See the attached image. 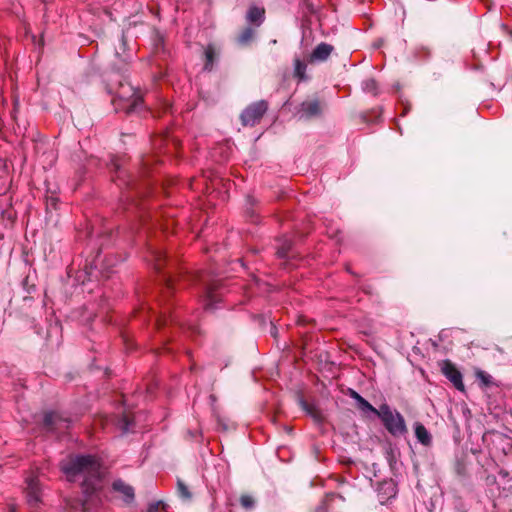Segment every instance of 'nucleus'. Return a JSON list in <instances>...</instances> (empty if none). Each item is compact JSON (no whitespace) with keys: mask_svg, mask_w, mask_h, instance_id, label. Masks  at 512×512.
<instances>
[{"mask_svg":"<svg viewBox=\"0 0 512 512\" xmlns=\"http://www.w3.org/2000/svg\"><path fill=\"white\" fill-rule=\"evenodd\" d=\"M61 470L71 482L79 481L84 499L69 502V512H89V502L103 487L104 468L96 456L75 455L61 462Z\"/></svg>","mask_w":512,"mask_h":512,"instance_id":"f257e3e1","label":"nucleus"},{"mask_svg":"<svg viewBox=\"0 0 512 512\" xmlns=\"http://www.w3.org/2000/svg\"><path fill=\"white\" fill-rule=\"evenodd\" d=\"M117 110H123L126 113H133L142 106V99L138 91L130 83H120L117 91V100H115Z\"/></svg>","mask_w":512,"mask_h":512,"instance_id":"f03ea898","label":"nucleus"},{"mask_svg":"<svg viewBox=\"0 0 512 512\" xmlns=\"http://www.w3.org/2000/svg\"><path fill=\"white\" fill-rule=\"evenodd\" d=\"M378 418L381 419L385 428L393 436H400L407 432L403 416L396 410H392L387 404L379 407Z\"/></svg>","mask_w":512,"mask_h":512,"instance_id":"7ed1b4c3","label":"nucleus"},{"mask_svg":"<svg viewBox=\"0 0 512 512\" xmlns=\"http://www.w3.org/2000/svg\"><path fill=\"white\" fill-rule=\"evenodd\" d=\"M268 105L265 101H258L248 106L241 114L242 124L253 126L260 121L266 112Z\"/></svg>","mask_w":512,"mask_h":512,"instance_id":"20e7f679","label":"nucleus"},{"mask_svg":"<svg viewBox=\"0 0 512 512\" xmlns=\"http://www.w3.org/2000/svg\"><path fill=\"white\" fill-rule=\"evenodd\" d=\"M322 113V105L316 98L308 99L301 103L298 110V116L300 119H310L316 117Z\"/></svg>","mask_w":512,"mask_h":512,"instance_id":"39448f33","label":"nucleus"},{"mask_svg":"<svg viewBox=\"0 0 512 512\" xmlns=\"http://www.w3.org/2000/svg\"><path fill=\"white\" fill-rule=\"evenodd\" d=\"M442 372L453 383L456 389L460 391L464 390L462 374L450 361L443 362Z\"/></svg>","mask_w":512,"mask_h":512,"instance_id":"423d86ee","label":"nucleus"},{"mask_svg":"<svg viewBox=\"0 0 512 512\" xmlns=\"http://www.w3.org/2000/svg\"><path fill=\"white\" fill-rule=\"evenodd\" d=\"M44 425L51 431L62 430L69 426L68 420L55 412L47 413L44 416Z\"/></svg>","mask_w":512,"mask_h":512,"instance_id":"0eeeda50","label":"nucleus"},{"mask_svg":"<svg viewBox=\"0 0 512 512\" xmlns=\"http://www.w3.org/2000/svg\"><path fill=\"white\" fill-rule=\"evenodd\" d=\"M27 483V498L30 505H37L40 501L41 488L39 480L35 477H30Z\"/></svg>","mask_w":512,"mask_h":512,"instance_id":"6e6552de","label":"nucleus"},{"mask_svg":"<svg viewBox=\"0 0 512 512\" xmlns=\"http://www.w3.org/2000/svg\"><path fill=\"white\" fill-rule=\"evenodd\" d=\"M265 19L264 8L251 6L246 14V21L256 27H259Z\"/></svg>","mask_w":512,"mask_h":512,"instance_id":"1a4fd4ad","label":"nucleus"},{"mask_svg":"<svg viewBox=\"0 0 512 512\" xmlns=\"http://www.w3.org/2000/svg\"><path fill=\"white\" fill-rule=\"evenodd\" d=\"M414 431L415 436L417 440L424 446H430L432 443V436L430 432L425 428V426L420 423L416 422L414 424Z\"/></svg>","mask_w":512,"mask_h":512,"instance_id":"9d476101","label":"nucleus"},{"mask_svg":"<svg viewBox=\"0 0 512 512\" xmlns=\"http://www.w3.org/2000/svg\"><path fill=\"white\" fill-rule=\"evenodd\" d=\"M113 489L121 493L127 502L133 500L134 498L133 488L122 480H116L113 483Z\"/></svg>","mask_w":512,"mask_h":512,"instance_id":"9b49d317","label":"nucleus"},{"mask_svg":"<svg viewBox=\"0 0 512 512\" xmlns=\"http://www.w3.org/2000/svg\"><path fill=\"white\" fill-rule=\"evenodd\" d=\"M332 52V46L326 43L319 44L311 54V60H325Z\"/></svg>","mask_w":512,"mask_h":512,"instance_id":"f8f14e48","label":"nucleus"},{"mask_svg":"<svg viewBox=\"0 0 512 512\" xmlns=\"http://www.w3.org/2000/svg\"><path fill=\"white\" fill-rule=\"evenodd\" d=\"M306 63L300 58L296 57L294 59V76L297 77L300 81L306 80Z\"/></svg>","mask_w":512,"mask_h":512,"instance_id":"ddd939ff","label":"nucleus"},{"mask_svg":"<svg viewBox=\"0 0 512 512\" xmlns=\"http://www.w3.org/2000/svg\"><path fill=\"white\" fill-rule=\"evenodd\" d=\"M150 255H151V260L150 261H153L154 268L157 271H160L161 270V266H162V262L166 261L165 253L163 251H161V250L153 249V250H151Z\"/></svg>","mask_w":512,"mask_h":512,"instance_id":"4468645a","label":"nucleus"},{"mask_svg":"<svg viewBox=\"0 0 512 512\" xmlns=\"http://www.w3.org/2000/svg\"><path fill=\"white\" fill-rule=\"evenodd\" d=\"M255 31L251 27L245 28L237 37L238 44L245 46L248 45L253 39Z\"/></svg>","mask_w":512,"mask_h":512,"instance_id":"2eb2a0df","label":"nucleus"},{"mask_svg":"<svg viewBox=\"0 0 512 512\" xmlns=\"http://www.w3.org/2000/svg\"><path fill=\"white\" fill-rule=\"evenodd\" d=\"M117 425L119 426L123 433L129 432L131 430L132 425V419L130 417V414L126 412L123 413L121 417H119Z\"/></svg>","mask_w":512,"mask_h":512,"instance_id":"dca6fc26","label":"nucleus"},{"mask_svg":"<svg viewBox=\"0 0 512 512\" xmlns=\"http://www.w3.org/2000/svg\"><path fill=\"white\" fill-rule=\"evenodd\" d=\"M362 89L364 92L371 93L374 96L378 95L379 93L378 84L372 78L366 79L362 82Z\"/></svg>","mask_w":512,"mask_h":512,"instance_id":"f3484780","label":"nucleus"},{"mask_svg":"<svg viewBox=\"0 0 512 512\" xmlns=\"http://www.w3.org/2000/svg\"><path fill=\"white\" fill-rule=\"evenodd\" d=\"M215 49L212 46H208L205 49V65L204 69L211 71L214 65Z\"/></svg>","mask_w":512,"mask_h":512,"instance_id":"a211bd4d","label":"nucleus"},{"mask_svg":"<svg viewBox=\"0 0 512 512\" xmlns=\"http://www.w3.org/2000/svg\"><path fill=\"white\" fill-rule=\"evenodd\" d=\"M177 494L182 500L185 501H189L192 497V494L189 491L188 487L180 479L177 480Z\"/></svg>","mask_w":512,"mask_h":512,"instance_id":"6ab92c4d","label":"nucleus"},{"mask_svg":"<svg viewBox=\"0 0 512 512\" xmlns=\"http://www.w3.org/2000/svg\"><path fill=\"white\" fill-rule=\"evenodd\" d=\"M358 408L364 413H372L375 416H378L379 409L373 407L366 399L360 398V401L357 403Z\"/></svg>","mask_w":512,"mask_h":512,"instance_id":"aec40b11","label":"nucleus"},{"mask_svg":"<svg viewBox=\"0 0 512 512\" xmlns=\"http://www.w3.org/2000/svg\"><path fill=\"white\" fill-rule=\"evenodd\" d=\"M477 379L482 383L483 386L488 387L493 383V378L490 374L483 370H479L476 372Z\"/></svg>","mask_w":512,"mask_h":512,"instance_id":"412c9836","label":"nucleus"},{"mask_svg":"<svg viewBox=\"0 0 512 512\" xmlns=\"http://www.w3.org/2000/svg\"><path fill=\"white\" fill-rule=\"evenodd\" d=\"M300 404L302 406V408L308 413L310 414L316 421H321L322 420V417L320 416V414L316 411L315 408L311 407L309 404H307L304 400H300Z\"/></svg>","mask_w":512,"mask_h":512,"instance_id":"4be33fe9","label":"nucleus"},{"mask_svg":"<svg viewBox=\"0 0 512 512\" xmlns=\"http://www.w3.org/2000/svg\"><path fill=\"white\" fill-rule=\"evenodd\" d=\"M218 301V297L216 294H214L212 291H207L206 296V308L207 309H215L216 308V302Z\"/></svg>","mask_w":512,"mask_h":512,"instance_id":"5701e85b","label":"nucleus"},{"mask_svg":"<svg viewBox=\"0 0 512 512\" xmlns=\"http://www.w3.org/2000/svg\"><path fill=\"white\" fill-rule=\"evenodd\" d=\"M240 503L245 509H252L255 506V500L250 495H242Z\"/></svg>","mask_w":512,"mask_h":512,"instance_id":"b1692460","label":"nucleus"},{"mask_svg":"<svg viewBox=\"0 0 512 512\" xmlns=\"http://www.w3.org/2000/svg\"><path fill=\"white\" fill-rule=\"evenodd\" d=\"M164 504L162 502H155L149 505L148 512H158L159 506Z\"/></svg>","mask_w":512,"mask_h":512,"instance_id":"393cba45","label":"nucleus"},{"mask_svg":"<svg viewBox=\"0 0 512 512\" xmlns=\"http://www.w3.org/2000/svg\"><path fill=\"white\" fill-rule=\"evenodd\" d=\"M350 396L358 403L360 401V398H363L360 394H358L356 391L351 390Z\"/></svg>","mask_w":512,"mask_h":512,"instance_id":"a878e982","label":"nucleus"},{"mask_svg":"<svg viewBox=\"0 0 512 512\" xmlns=\"http://www.w3.org/2000/svg\"><path fill=\"white\" fill-rule=\"evenodd\" d=\"M289 248L283 247L281 250L278 251V254L280 257H286L288 253Z\"/></svg>","mask_w":512,"mask_h":512,"instance_id":"bb28decb","label":"nucleus"},{"mask_svg":"<svg viewBox=\"0 0 512 512\" xmlns=\"http://www.w3.org/2000/svg\"><path fill=\"white\" fill-rule=\"evenodd\" d=\"M164 280H165V282H166V284H167V286H168V288H169V287L171 286V284H172V280H171V278H170V277H166V276H165V279H164Z\"/></svg>","mask_w":512,"mask_h":512,"instance_id":"cd10ccee","label":"nucleus"},{"mask_svg":"<svg viewBox=\"0 0 512 512\" xmlns=\"http://www.w3.org/2000/svg\"><path fill=\"white\" fill-rule=\"evenodd\" d=\"M50 205H51V206H54V205H55V199H54V198H51L50 200H48V202H47V206L49 207Z\"/></svg>","mask_w":512,"mask_h":512,"instance_id":"c85d7f7f","label":"nucleus"},{"mask_svg":"<svg viewBox=\"0 0 512 512\" xmlns=\"http://www.w3.org/2000/svg\"><path fill=\"white\" fill-rule=\"evenodd\" d=\"M219 425L222 427L223 430L227 429L226 424L222 423V421H219Z\"/></svg>","mask_w":512,"mask_h":512,"instance_id":"c756f323","label":"nucleus"},{"mask_svg":"<svg viewBox=\"0 0 512 512\" xmlns=\"http://www.w3.org/2000/svg\"><path fill=\"white\" fill-rule=\"evenodd\" d=\"M389 489L391 490L392 495L395 494L394 486L392 484H389Z\"/></svg>","mask_w":512,"mask_h":512,"instance_id":"7c9ffc66","label":"nucleus"},{"mask_svg":"<svg viewBox=\"0 0 512 512\" xmlns=\"http://www.w3.org/2000/svg\"><path fill=\"white\" fill-rule=\"evenodd\" d=\"M113 165H114V167H115V169H116L117 171H119V170H120V166H119L117 163H113Z\"/></svg>","mask_w":512,"mask_h":512,"instance_id":"2f4dec72","label":"nucleus"}]
</instances>
